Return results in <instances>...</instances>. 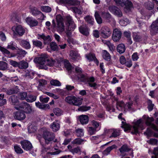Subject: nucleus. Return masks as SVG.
Wrapping results in <instances>:
<instances>
[{"label":"nucleus","instance_id":"5fc2aeb1","mask_svg":"<svg viewBox=\"0 0 158 158\" xmlns=\"http://www.w3.org/2000/svg\"><path fill=\"white\" fill-rule=\"evenodd\" d=\"M76 132L78 137H81L84 135L83 130L82 129L78 128L76 130Z\"/></svg>","mask_w":158,"mask_h":158},{"label":"nucleus","instance_id":"774afa93","mask_svg":"<svg viewBox=\"0 0 158 158\" xmlns=\"http://www.w3.org/2000/svg\"><path fill=\"white\" fill-rule=\"evenodd\" d=\"M128 20L127 19H122L119 21L120 24L122 26H125L127 24Z\"/></svg>","mask_w":158,"mask_h":158},{"label":"nucleus","instance_id":"603ef678","mask_svg":"<svg viewBox=\"0 0 158 158\" xmlns=\"http://www.w3.org/2000/svg\"><path fill=\"white\" fill-rule=\"evenodd\" d=\"M91 108L90 106H82L80 107L78 109V110L81 111H86L89 110Z\"/></svg>","mask_w":158,"mask_h":158},{"label":"nucleus","instance_id":"ea45409f","mask_svg":"<svg viewBox=\"0 0 158 158\" xmlns=\"http://www.w3.org/2000/svg\"><path fill=\"white\" fill-rule=\"evenodd\" d=\"M36 98L35 96L29 95L27 96L26 101L28 102H32L36 100Z\"/></svg>","mask_w":158,"mask_h":158},{"label":"nucleus","instance_id":"9d476101","mask_svg":"<svg viewBox=\"0 0 158 158\" xmlns=\"http://www.w3.org/2000/svg\"><path fill=\"white\" fill-rule=\"evenodd\" d=\"M119 150L121 153V155L122 157L125 156H128L129 154L127 153L129 152H132V150L129 148L126 144L123 145L119 149Z\"/></svg>","mask_w":158,"mask_h":158},{"label":"nucleus","instance_id":"09e8293b","mask_svg":"<svg viewBox=\"0 0 158 158\" xmlns=\"http://www.w3.org/2000/svg\"><path fill=\"white\" fill-rule=\"evenodd\" d=\"M84 141V140L83 139L80 138H77L74 140L72 142V143L73 144L80 145Z\"/></svg>","mask_w":158,"mask_h":158},{"label":"nucleus","instance_id":"cd10ccee","mask_svg":"<svg viewBox=\"0 0 158 158\" xmlns=\"http://www.w3.org/2000/svg\"><path fill=\"white\" fill-rule=\"evenodd\" d=\"M9 101L12 105H15L19 102L17 97L15 95H12L10 97L9 99Z\"/></svg>","mask_w":158,"mask_h":158},{"label":"nucleus","instance_id":"79ce46f5","mask_svg":"<svg viewBox=\"0 0 158 158\" xmlns=\"http://www.w3.org/2000/svg\"><path fill=\"white\" fill-rule=\"evenodd\" d=\"M94 16L97 22L99 24L102 23V19L97 11L95 13Z\"/></svg>","mask_w":158,"mask_h":158},{"label":"nucleus","instance_id":"13d9d810","mask_svg":"<svg viewBox=\"0 0 158 158\" xmlns=\"http://www.w3.org/2000/svg\"><path fill=\"white\" fill-rule=\"evenodd\" d=\"M147 142L150 144L155 145L157 144L158 140L156 139L152 138L148 141Z\"/></svg>","mask_w":158,"mask_h":158},{"label":"nucleus","instance_id":"c85d7f7f","mask_svg":"<svg viewBox=\"0 0 158 158\" xmlns=\"http://www.w3.org/2000/svg\"><path fill=\"white\" fill-rule=\"evenodd\" d=\"M80 32L82 34L87 36L89 34V30L88 28L84 26H81L79 28Z\"/></svg>","mask_w":158,"mask_h":158},{"label":"nucleus","instance_id":"2eb2a0df","mask_svg":"<svg viewBox=\"0 0 158 158\" xmlns=\"http://www.w3.org/2000/svg\"><path fill=\"white\" fill-rule=\"evenodd\" d=\"M12 29L15 34H18L20 36L23 35L25 32V30L21 25L13 26Z\"/></svg>","mask_w":158,"mask_h":158},{"label":"nucleus","instance_id":"58836bf2","mask_svg":"<svg viewBox=\"0 0 158 158\" xmlns=\"http://www.w3.org/2000/svg\"><path fill=\"white\" fill-rule=\"evenodd\" d=\"M33 45L40 49L42 48V43L41 41L37 40H33L32 41Z\"/></svg>","mask_w":158,"mask_h":158},{"label":"nucleus","instance_id":"864d4df0","mask_svg":"<svg viewBox=\"0 0 158 158\" xmlns=\"http://www.w3.org/2000/svg\"><path fill=\"white\" fill-rule=\"evenodd\" d=\"M50 83L52 85L60 86L61 85V83L58 80H52L50 81Z\"/></svg>","mask_w":158,"mask_h":158},{"label":"nucleus","instance_id":"423d86ee","mask_svg":"<svg viewBox=\"0 0 158 158\" xmlns=\"http://www.w3.org/2000/svg\"><path fill=\"white\" fill-rule=\"evenodd\" d=\"M116 3L122 7H124V10L126 12H129L133 8L132 3L128 0H114Z\"/></svg>","mask_w":158,"mask_h":158},{"label":"nucleus","instance_id":"f03ea898","mask_svg":"<svg viewBox=\"0 0 158 158\" xmlns=\"http://www.w3.org/2000/svg\"><path fill=\"white\" fill-rule=\"evenodd\" d=\"M78 79L81 81L88 84V85L91 87H93L95 89L97 87V84L96 83L94 82L95 79L93 77H89L86 74H82L80 76H78Z\"/></svg>","mask_w":158,"mask_h":158},{"label":"nucleus","instance_id":"4468645a","mask_svg":"<svg viewBox=\"0 0 158 158\" xmlns=\"http://www.w3.org/2000/svg\"><path fill=\"white\" fill-rule=\"evenodd\" d=\"M100 31L101 35L105 38L108 37L111 34L110 29L106 26L102 27Z\"/></svg>","mask_w":158,"mask_h":158},{"label":"nucleus","instance_id":"49530a36","mask_svg":"<svg viewBox=\"0 0 158 158\" xmlns=\"http://www.w3.org/2000/svg\"><path fill=\"white\" fill-rule=\"evenodd\" d=\"M41 10L42 11L47 13L49 12L52 10L51 8L48 6H42L41 7Z\"/></svg>","mask_w":158,"mask_h":158},{"label":"nucleus","instance_id":"4d7b16f0","mask_svg":"<svg viewBox=\"0 0 158 158\" xmlns=\"http://www.w3.org/2000/svg\"><path fill=\"white\" fill-rule=\"evenodd\" d=\"M86 57L89 61L94 60L96 59L95 55L93 54H89L86 55Z\"/></svg>","mask_w":158,"mask_h":158},{"label":"nucleus","instance_id":"b1692460","mask_svg":"<svg viewBox=\"0 0 158 158\" xmlns=\"http://www.w3.org/2000/svg\"><path fill=\"white\" fill-rule=\"evenodd\" d=\"M36 75L34 72L27 70L25 71L24 77L27 79H32L35 77Z\"/></svg>","mask_w":158,"mask_h":158},{"label":"nucleus","instance_id":"2f4dec72","mask_svg":"<svg viewBox=\"0 0 158 158\" xmlns=\"http://www.w3.org/2000/svg\"><path fill=\"white\" fill-rule=\"evenodd\" d=\"M28 65L27 62L23 60L19 62L18 68L21 69H26L28 68Z\"/></svg>","mask_w":158,"mask_h":158},{"label":"nucleus","instance_id":"f257e3e1","mask_svg":"<svg viewBox=\"0 0 158 158\" xmlns=\"http://www.w3.org/2000/svg\"><path fill=\"white\" fill-rule=\"evenodd\" d=\"M34 61L40 64L39 68L41 69L47 70L48 66H53L55 61L51 59L47 58V55H45L40 57H36L34 60Z\"/></svg>","mask_w":158,"mask_h":158},{"label":"nucleus","instance_id":"a878e982","mask_svg":"<svg viewBox=\"0 0 158 158\" xmlns=\"http://www.w3.org/2000/svg\"><path fill=\"white\" fill-rule=\"evenodd\" d=\"M133 40L136 42H139L142 41V37L141 35L138 32H134L132 35Z\"/></svg>","mask_w":158,"mask_h":158},{"label":"nucleus","instance_id":"ddd939ff","mask_svg":"<svg viewBox=\"0 0 158 158\" xmlns=\"http://www.w3.org/2000/svg\"><path fill=\"white\" fill-rule=\"evenodd\" d=\"M109 10L111 12L118 17H121L123 16V14L121 10L115 6H109Z\"/></svg>","mask_w":158,"mask_h":158},{"label":"nucleus","instance_id":"f3484780","mask_svg":"<svg viewBox=\"0 0 158 158\" xmlns=\"http://www.w3.org/2000/svg\"><path fill=\"white\" fill-rule=\"evenodd\" d=\"M104 131L105 132H108L109 131L112 132L111 135L110 136V138L117 137L119 136L120 134V130L117 129H110L107 130L105 129Z\"/></svg>","mask_w":158,"mask_h":158},{"label":"nucleus","instance_id":"6e6552de","mask_svg":"<svg viewBox=\"0 0 158 158\" xmlns=\"http://www.w3.org/2000/svg\"><path fill=\"white\" fill-rule=\"evenodd\" d=\"M66 27L70 30L73 31L76 27V25L74 23L72 18L70 15H67L65 17Z\"/></svg>","mask_w":158,"mask_h":158},{"label":"nucleus","instance_id":"a211bd4d","mask_svg":"<svg viewBox=\"0 0 158 158\" xmlns=\"http://www.w3.org/2000/svg\"><path fill=\"white\" fill-rule=\"evenodd\" d=\"M2 91L3 92L5 91L7 94L10 95L14 94H17L19 91V89L18 86H15L13 88L8 89L6 90V89L3 88L2 89Z\"/></svg>","mask_w":158,"mask_h":158},{"label":"nucleus","instance_id":"7ed1b4c3","mask_svg":"<svg viewBox=\"0 0 158 158\" xmlns=\"http://www.w3.org/2000/svg\"><path fill=\"white\" fill-rule=\"evenodd\" d=\"M42 136L44 139L45 143L48 144L50 142L53 140L55 137V134L48 129L43 128H42Z\"/></svg>","mask_w":158,"mask_h":158},{"label":"nucleus","instance_id":"e433bc0d","mask_svg":"<svg viewBox=\"0 0 158 158\" xmlns=\"http://www.w3.org/2000/svg\"><path fill=\"white\" fill-rule=\"evenodd\" d=\"M85 21L88 23L92 25L94 23V19L92 16L88 15L84 17Z\"/></svg>","mask_w":158,"mask_h":158},{"label":"nucleus","instance_id":"6e6d98bb","mask_svg":"<svg viewBox=\"0 0 158 158\" xmlns=\"http://www.w3.org/2000/svg\"><path fill=\"white\" fill-rule=\"evenodd\" d=\"M15 151L17 154H21L23 152V151L21 148L18 145H15L14 146Z\"/></svg>","mask_w":158,"mask_h":158},{"label":"nucleus","instance_id":"bb28decb","mask_svg":"<svg viewBox=\"0 0 158 158\" xmlns=\"http://www.w3.org/2000/svg\"><path fill=\"white\" fill-rule=\"evenodd\" d=\"M31 12L34 16H36L38 15H41L43 17H44V15L40 10L35 7H33L31 8Z\"/></svg>","mask_w":158,"mask_h":158},{"label":"nucleus","instance_id":"1a4fd4ad","mask_svg":"<svg viewBox=\"0 0 158 158\" xmlns=\"http://www.w3.org/2000/svg\"><path fill=\"white\" fill-rule=\"evenodd\" d=\"M143 118L146 120V124L147 125L150 126L154 130L158 132V128L155 124L152 123L154 120L153 117H149L145 115L143 116Z\"/></svg>","mask_w":158,"mask_h":158},{"label":"nucleus","instance_id":"680f3d73","mask_svg":"<svg viewBox=\"0 0 158 158\" xmlns=\"http://www.w3.org/2000/svg\"><path fill=\"white\" fill-rule=\"evenodd\" d=\"M37 127L36 126L33 125L31 126L28 128V131L30 133H34L36 131Z\"/></svg>","mask_w":158,"mask_h":158},{"label":"nucleus","instance_id":"c03bdc74","mask_svg":"<svg viewBox=\"0 0 158 158\" xmlns=\"http://www.w3.org/2000/svg\"><path fill=\"white\" fill-rule=\"evenodd\" d=\"M7 68V64L6 62L3 61H0V70H5Z\"/></svg>","mask_w":158,"mask_h":158},{"label":"nucleus","instance_id":"c9c22d12","mask_svg":"<svg viewBox=\"0 0 158 158\" xmlns=\"http://www.w3.org/2000/svg\"><path fill=\"white\" fill-rule=\"evenodd\" d=\"M117 51L120 54H122L125 51V47L124 45L121 44L118 45L117 48Z\"/></svg>","mask_w":158,"mask_h":158},{"label":"nucleus","instance_id":"20e7f679","mask_svg":"<svg viewBox=\"0 0 158 158\" xmlns=\"http://www.w3.org/2000/svg\"><path fill=\"white\" fill-rule=\"evenodd\" d=\"M150 28V34L152 39L154 41L158 40V18L152 23Z\"/></svg>","mask_w":158,"mask_h":158},{"label":"nucleus","instance_id":"f8f14e48","mask_svg":"<svg viewBox=\"0 0 158 158\" xmlns=\"http://www.w3.org/2000/svg\"><path fill=\"white\" fill-rule=\"evenodd\" d=\"M142 120L139 119L135 123V125L133 126L132 128V131L131 133L133 134H137L138 133V129L140 128L141 129H143L142 128V124L141 123Z\"/></svg>","mask_w":158,"mask_h":158},{"label":"nucleus","instance_id":"052dcab7","mask_svg":"<svg viewBox=\"0 0 158 158\" xmlns=\"http://www.w3.org/2000/svg\"><path fill=\"white\" fill-rule=\"evenodd\" d=\"M132 104V102H128L126 104H125L124 108V110H130L131 108V106Z\"/></svg>","mask_w":158,"mask_h":158},{"label":"nucleus","instance_id":"69168bd1","mask_svg":"<svg viewBox=\"0 0 158 158\" xmlns=\"http://www.w3.org/2000/svg\"><path fill=\"white\" fill-rule=\"evenodd\" d=\"M56 2L59 5H65L68 2L67 0H58L56 1Z\"/></svg>","mask_w":158,"mask_h":158},{"label":"nucleus","instance_id":"0e129e2a","mask_svg":"<svg viewBox=\"0 0 158 158\" xmlns=\"http://www.w3.org/2000/svg\"><path fill=\"white\" fill-rule=\"evenodd\" d=\"M68 4H70L72 5H77L79 2L77 0H68Z\"/></svg>","mask_w":158,"mask_h":158},{"label":"nucleus","instance_id":"338daca9","mask_svg":"<svg viewBox=\"0 0 158 158\" xmlns=\"http://www.w3.org/2000/svg\"><path fill=\"white\" fill-rule=\"evenodd\" d=\"M96 131V129L93 127H89L88 129V132L90 135L94 134L95 132Z\"/></svg>","mask_w":158,"mask_h":158},{"label":"nucleus","instance_id":"5701e85b","mask_svg":"<svg viewBox=\"0 0 158 158\" xmlns=\"http://www.w3.org/2000/svg\"><path fill=\"white\" fill-rule=\"evenodd\" d=\"M78 119L81 124L83 125L87 124L89 122L88 117L85 115H80Z\"/></svg>","mask_w":158,"mask_h":158},{"label":"nucleus","instance_id":"393cba45","mask_svg":"<svg viewBox=\"0 0 158 158\" xmlns=\"http://www.w3.org/2000/svg\"><path fill=\"white\" fill-rule=\"evenodd\" d=\"M71 58L74 61H77L80 59V55L76 52L72 51L70 52Z\"/></svg>","mask_w":158,"mask_h":158},{"label":"nucleus","instance_id":"bf43d9fd","mask_svg":"<svg viewBox=\"0 0 158 158\" xmlns=\"http://www.w3.org/2000/svg\"><path fill=\"white\" fill-rule=\"evenodd\" d=\"M65 66L69 72H70L71 73H72V71H73V69H74L72 68L70 64L69 63H66L65 64Z\"/></svg>","mask_w":158,"mask_h":158},{"label":"nucleus","instance_id":"a18cd8bd","mask_svg":"<svg viewBox=\"0 0 158 158\" xmlns=\"http://www.w3.org/2000/svg\"><path fill=\"white\" fill-rule=\"evenodd\" d=\"M125 104L123 101L116 102V108L118 110H120L123 107L124 108Z\"/></svg>","mask_w":158,"mask_h":158},{"label":"nucleus","instance_id":"0eeeda50","mask_svg":"<svg viewBox=\"0 0 158 158\" xmlns=\"http://www.w3.org/2000/svg\"><path fill=\"white\" fill-rule=\"evenodd\" d=\"M16 108L18 110H19L20 109H23V112L26 114H30L32 111V107L29 104L25 102H23L20 103L19 107Z\"/></svg>","mask_w":158,"mask_h":158},{"label":"nucleus","instance_id":"4c0bfd02","mask_svg":"<svg viewBox=\"0 0 158 158\" xmlns=\"http://www.w3.org/2000/svg\"><path fill=\"white\" fill-rule=\"evenodd\" d=\"M103 58L106 60L109 61L110 60V56L109 53L105 50L103 51L102 54Z\"/></svg>","mask_w":158,"mask_h":158},{"label":"nucleus","instance_id":"37998d69","mask_svg":"<svg viewBox=\"0 0 158 158\" xmlns=\"http://www.w3.org/2000/svg\"><path fill=\"white\" fill-rule=\"evenodd\" d=\"M50 46L51 48L53 51H57L59 50V48L55 42H51L50 44Z\"/></svg>","mask_w":158,"mask_h":158},{"label":"nucleus","instance_id":"dca6fc26","mask_svg":"<svg viewBox=\"0 0 158 158\" xmlns=\"http://www.w3.org/2000/svg\"><path fill=\"white\" fill-rule=\"evenodd\" d=\"M13 115L15 119L19 121L23 120L26 118L25 113L22 111H18L15 112Z\"/></svg>","mask_w":158,"mask_h":158},{"label":"nucleus","instance_id":"a19ab883","mask_svg":"<svg viewBox=\"0 0 158 158\" xmlns=\"http://www.w3.org/2000/svg\"><path fill=\"white\" fill-rule=\"evenodd\" d=\"M54 113L56 116H60L63 114V111L58 108H55L53 110Z\"/></svg>","mask_w":158,"mask_h":158},{"label":"nucleus","instance_id":"412c9836","mask_svg":"<svg viewBox=\"0 0 158 158\" xmlns=\"http://www.w3.org/2000/svg\"><path fill=\"white\" fill-rule=\"evenodd\" d=\"M27 52L22 48H19L17 51L15 56L19 60L22 59L25 57Z\"/></svg>","mask_w":158,"mask_h":158},{"label":"nucleus","instance_id":"473e14b6","mask_svg":"<svg viewBox=\"0 0 158 158\" xmlns=\"http://www.w3.org/2000/svg\"><path fill=\"white\" fill-rule=\"evenodd\" d=\"M116 147V146L115 145L108 147L103 152V154L107 155L110 153V151L113 149L115 148Z\"/></svg>","mask_w":158,"mask_h":158},{"label":"nucleus","instance_id":"6ab92c4d","mask_svg":"<svg viewBox=\"0 0 158 158\" xmlns=\"http://www.w3.org/2000/svg\"><path fill=\"white\" fill-rule=\"evenodd\" d=\"M21 144L22 148L27 151L30 150L32 148L31 143L29 141L27 140H24L23 141L21 142Z\"/></svg>","mask_w":158,"mask_h":158},{"label":"nucleus","instance_id":"3c124183","mask_svg":"<svg viewBox=\"0 0 158 158\" xmlns=\"http://www.w3.org/2000/svg\"><path fill=\"white\" fill-rule=\"evenodd\" d=\"M75 70V75L77 76V77H78V76H80V75L82 74L81 68L78 67H76Z\"/></svg>","mask_w":158,"mask_h":158},{"label":"nucleus","instance_id":"f704fd0d","mask_svg":"<svg viewBox=\"0 0 158 158\" xmlns=\"http://www.w3.org/2000/svg\"><path fill=\"white\" fill-rule=\"evenodd\" d=\"M102 15L103 18L106 19L108 22H110V19L111 18V15L109 12H102Z\"/></svg>","mask_w":158,"mask_h":158},{"label":"nucleus","instance_id":"de8ad7c7","mask_svg":"<svg viewBox=\"0 0 158 158\" xmlns=\"http://www.w3.org/2000/svg\"><path fill=\"white\" fill-rule=\"evenodd\" d=\"M122 124L121 127L124 128V131H127L130 129V127L129 125L127 124L126 122L122 121Z\"/></svg>","mask_w":158,"mask_h":158},{"label":"nucleus","instance_id":"39448f33","mask_svg":"<svg viewBox=\"0 0 158 158\" xmlns=\"http://www.w3.org/2000/svg\"><path fill=\"white\" fill-rule=\"evenodd\" d=\"M82 100L81 98H77L73 95L68 96L65 99V101L69 104L76 106L81 105Z\"/></svg>","mask_w":158,"mask_h":158},{"label":"nucleus","instance_id":"e2e57ef3","mask_svg":"<svg viewBox=\"0 0 158 158\" xmlns=\"http://www.w3.org/2000/svg\"><path fill=\"white\" fill-rule=\"evenodd\" d=\"M56 19L57 23H63V18L60 15H58L56 16Z\"/></svg>","mask_w":158,"mask_h":158},{"label":"nucleus","instance_id":"8fccbe9b","mask_svg":"<svg viewBox=\"0 0 158 158\" xmlns=\"http://www.w3.org/2000/svg\"><path fill=\"white\" fill-rule=\"evenodd\" d=\"M20 98L21 100H26L27 97V92H23L20 93L19 94Z\"/></svg>","mask_w":158,"mask_h":158},{"label":"nucleus","instance_id":"aec40b11","mask_svg":"<svg viewBox=\"0 0 158 158\" xmlns=\"http://www.w3.org/2000/svg\"><path fill=\"white\" fill-rule=\"evenodd\" d=\"M50 128L54 132L58 131L60 128V122L58 120H56L50 125Z\"/></svg>","mask_w":158,"mask_h":158},{"label":"nucleus","instance_id":"7c9ffc66","mask_svg":"<svg viewBox=\"0 0 158 158\" xmlns=\"http://www.w3.org/2000/svg\"><path fill=\"white\" fill-rule=\"evenodd\" d=\"M37 39H43L44 41V43L45 44H46V41H50V38L49 35H48L47 36H45L44 34H38Z\"/></svg>","mask_w":158,"mask_h":158},{"label":"nucleus","instance_id":"72a5a7b5","mask_svg":"<svg viewBox=\"0 0 158 158\" xmlns=\"http://www.w3.org/2000/svg\"><path fill=\"white\" fill-rule=\"evenodd\" d=\"M57 31L59 33H62L65 30V26L63 23H57Z\"/></svg>","mask_w":158,"mask_h":158},{"label":"nucleus","instance_id":"4be33fe9","mask_svg":"<svg viewBox=\"0 0 158 158\" xmlns=\"http://www.w3.org/2000/svg\"><path fill=\"white\" fill-rule=\"evenodd\" d=\"M26 20L27 24L31 27L36 26L38 23L37 20L31 17L27 18Z\"/></svg>","mask_w":158,"mask_h":158},{"label":"nucleus","instance_id":"c756f323","mask_svg":"<svg viewBox=\"0 0 158 158\" xmlns=\"http://www.w3.org/2000/svg\"><path fill=\"white\" fill-rule=\"evenodd\" d=\"M20 44L22 47L26 49H29L31 48V45L29 42L26 40H21L20 42Z\"/></svg>","mask_w":158,"mask_h":158},{"label":"nucleus","instance_id":"9b49d317","mask_svg":"<svg viewBox=\"0 0 158 158\" xmlns=\"http://www.w3.org/2000/svg\"><path fill=\"white\" fill-rule=\"evenodd\" d=\"M122 33L120 29L115 28L113 30L112 39L114 42H118L121 38Z\"/></svg>","mask_w":158,"mask_h":158}]
</instances>
